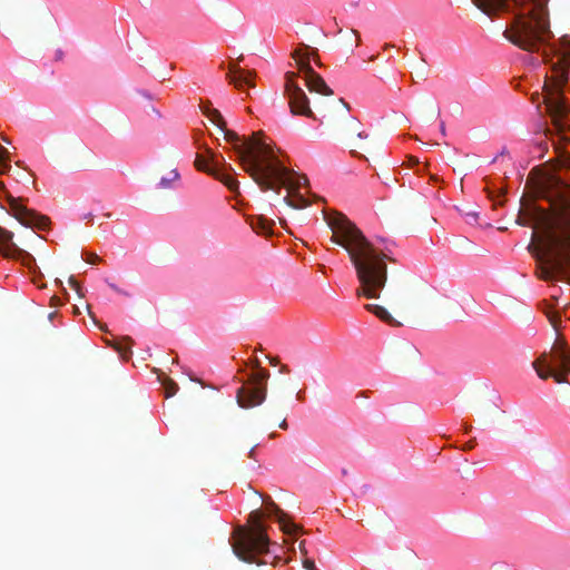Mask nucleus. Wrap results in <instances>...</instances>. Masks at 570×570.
I'll return each instance as SVG.
<instances>
[{
	"label": "nucleus",
	"mask_w": 570,
	"mask_h": 570,
	"mask_svg": "<svg viewBox=\"0 0 570 570\" xmlns=\"http://www.w3.org/2000/svg\"><path fill=\"white\" fill-rule=\"evenodd\" d=\"M485 14L505 8L511 2L514 7V18L505 28L503 36L518 48L538 52L542 46L544 62L551 63L552 80L557 87L544 96L547 110L559 131L570 130V105L560 92L567 81V60L570 59V36L559 39V45L550 43L553 33L547 10V0H472Z\"/></svg>",
	"instance_id": "nucleus-1"
},
{
	"label": "nucleus",
	"mask_w": 570,
	"mask_h": 570,
	"mask_svg": "<svg viewBox=\"0 0 570 570\" xmlns=\"http://www.w3.org/2000/svg\"><path fill=\"white\" fill-rule=\"evenodd\" d=\"M549 203V209L533 203L523 205L517 223L541 233H532V240L544 246V252L537 254L539 278L570 283V190L558 191Z\"/></svg>",
	"instance_id": "nucleus-2"
},
{
	"label": "nucleus",
	"mask_w": 570,
	"mask_h": 570,
	"mask_svg": "<svg viewBox=\"0 0 570 570\" xmlns=\"http://www.w3.org/2000/svg\"><path fill=\"white\" fill-rule=\"evenodd\" d=\"M332 230L331 242L343 247L355 268L360 283L355 289L357 297L379 298L387 282V264L395 263L387 247H379L370 242L363 232L345 215H325Z\"/></svg>",
	"instance_id": "nucleus-3"
},
{
	"label": "nucleus",
	"mask_w": 570,
	"mask_h": 570,
	"mask_svg": "<svg viewBox=\"0 0 570 570\" xmlns=\"http://www.w3.org/2000/svg\"><path fill=\"white\" fill-rule=\"evenodd\" d=\"M249 147L258 149L264 161L243 150L239 153L243 170L250 176L262 191L279 193L281 187H285L289 193H296L308 185V178L305 175H298L284 166L275 155L273 147H266L257 140H252Z\"/></svg>",
	"instance_id": "nucleus-4"
},
{
	"label": "nucleus",
	"mask_w": 570,
	"mask_h": 570,
	"mask_svg": "<svg viewBox=\"0 0 570 570\" xmlns=\"http://www.w3.org/2000/svg\"><path fill=\"white\" fill-rule=\"evenodd\" d=\"M263 515L264 513L259 509L252 511L247 520L250 528L239 527L235 530L233 550L239 559L246 562H253L255 554L268 551L269 539L262 523Z\"/></svg>",
	"instance_id": "nucleus-5"
},
{
	"label": "nucleus",
	"mask_w": 570,
	"mask_h": 570,
	"mask_svg": "<svg viewBox=\"0 0 570 570\" xmlns=\"http://www.w3.org/2000/svg\"><path fill=\"white\" fill-rule=\"evenodd\" d=\"M252 366L255 371L250 373L247 382L236 392V401L244 409L261 405L267 396L269 372L261 367L257 358L253 361Z\"/></svg>",
	"instance_id": "nucleus-6"
},
{
	"label": "nucleus",
	"mask_w": 570,
	"mask_h": 570,
	"mask_svg": "<svg viewBox=\"0 0 570 570\" xmlns=\"http://www.w3.org/2000/svg\"><path fill=\"white\" fill-rule=\"evenodd\" d=\"M321 115V122L335 124L337 119L345 120L344 132L347 135L355 134L358 138H367L368 135L360 130L361 124L357 119L350 116V106L342 98H332L316 105Z\"/></svg>",
	"instance_id": "nucleus-7"
},
{
	"label": "nucleus",
	"mask_w": 570,
	"mask_h": 570,
	"mask_svg": "<svg viewBox=\"0 0 570 570\" xmlns=\"http://www.w3.org/2000/svg\"><path fill=\"white\" fill-rule=\"evenodd\" d=\"M533 368L542 380L552 377L557 383H563L570 373V352L561 350L543 353L533 362Z\"/></svg>",
	"instance_id": "nucleus-8"
},
{
	"label": "nucleus",
	"mask_w": 570,
	"mask_h": 570,
	"mask_svg": "<svg viewBox=\"0 0 570 570\" xmlns=\"http://www.w3.org/2000/svg\"><path fill=\"white\" fill-rule=\"evenodd\" d=\"M297 73L288 71L285 75V92L288 98V106L293 115L305 116L316 119L309 107V99L305 91L296 82Z\"/></svg>",
	"instance_id": "nucleus-9"
},
{
	"label": "nucleus",
	"mask_w": 570,
	"mask_h": 570,
	"mask_svg": "<svg viewBox=\"0 0 570 570\" xmlns=\"http://www.w3.org/2000/svg\"><path fill=\"white\" fill-rule=\"evenodd\" d=\"M6 200L9 206V213L23 226L35 227L41 230L48 228L50 224L49 217L40 215L39 213L27 208L22 204L21 198H16L12 195H6Z\"/></svg>",
	"instance_id": "nucleus-10"
},
{
	"label": "nucleus",
	"mask_w": 570,
	"mask_h": 570,
	"mask_svg": "<svg viewBox=\"0 0 570 570\" xmlns=\"http://www.w3.org/2000/svg\"><path fill=\"white\" fill-rule=\"evenodd\" d=\"M294 58L298 69L304 75L305 85L311 92H317L323 96H333V90L326 85L324 79L316 73L309 66V56L303 55L301 50L294 52Z\"/></svg>",
	"instance_id": "nucleus-11"
},
{
	"label": "nucleus",
	"mask_w": 570,
	"mask_h": 570,
	"mask_svg": "<svg viewBox=\"0 0 570 570\" xmlns=\"http://www.w3.org/2000/svg\"><path fill=\"white\" fill-rule=\"evenodd\" d=\"M222 131L224 132L225 140L233 144V149L236 151L237 157H238V161H239L242 167H243V163L240 160V154L239 153H242L243 150L248 153L252 157H257L261 161H264V157L259 153V150L258 149H254V148L252 149L249 147V142L252 140H257V141L262 142L263 145H265L266 147H272L269 144H267V142H265L263 140V138H262L263 137V132L262 131L253 132L252 136H249L247 138H242L235 131L227 129V125L225 126V130H222Z\"/></svg>",
	"instance_id": "nucleus-12"
},
{
	"label": "nucleus",
	"mask_w": 570,
	"mask_h": 570,
	"mask_svg": "<svg viewBox=\"0 0 570 570\" xmlns=\"http://www.w3.org/2000/svg\"><path fill=\"white\" fill-rule=\"evenodd\" d=\"M194 164L198 170L213 176L223 183L230 191L236 194L239 193V184L235 178L229 174H219L215 168H210L209 155L197 154Z\"/></svg>",
	"instance_id": "nucleus-13"
},
{
	"label": "nucleus",
	"mask_w": 570,
	"mask_h": 570,
	"mask_svg": "<svg viewBox=\"0 0 570 570\" xmlns=\"http://www.w3.org/2000/svg\"><path fill=\"white\" fill-rule=\"evenodd\" d=\"M263 501L266 505V512L268 514H273L276 517L277 522L279 523L281 530L284 533L295 534L301 530L299 527L296 525L295 523H293L288 519L287 514L284 511H282L269 497H267L266 499H263Z\"/></svg>",
	"instance_id": "nucleus-14"
},
{
	"label": "nucleus",
	"mask_w": 570,
	"mask_h": 570,
	"mask_svg": "<svg viewBox=\"0 0 570 570\" xmlns=\"http://www.w3.org/2000/svg\"><path fill=\"white\" fill-rule=\"evenodd\" d=\"M228 68L227 79L237 89H240L244 85L254 86L252 78L255 76V71L244 70L237 63H230Z\"/></svg>",
	"instance_id": "nucleus-15"
},
{
	"label": "nucleus",
	"mask_w": 570,
	"mask_h": 570,
	"mask_svg": "<svg viewBox=\"0 0 570 570\" xmlns=\"http://www.w3.org/2000/svg\"><path fill=\"white\" fill-rule=\"evenodd\" d=\"M249 225L254 232L261 235H271L273 232L274 222L266 218L264 215L254 216L249 219Z\"/></svg>",
	"instance_id": "nucleus-16"
},
{
	"label": "nucleus",
	"mask_w": 570,
	"mask_h": 570,
	"mask_svg": "<svg viewBox=\"0 0 570 570\" xmlns=\"http://www.w3.org/2000/svg\"><path fill=\"white\" fill-rule=\"evenodd\" d=\"M364 308L374 314L377 318H380L382 322L391 325V326H399L400 323L389 313V311L377 304H365Z\"/></svg>",
	"instance_id": "nucleus-17"
},
{
	"label": "nucleus",
	"mask_w": 570,
	"mask_h": 570,
	"mask_svg": "<svg viewBox=\"0 0 570 570\" xmlns=\"http://www.w3.org/2000/svg\"><path fill=\"white\" fill-rule=\"evenodd\" d=\"M205 153L209 155L210 168H215L219 174H227V170L234 171V168L226 164L223 155L216 154L207 147L205 148Z\"/></svg>",
	"instance_id": "nucleus-18"
},
{
	"label": "nucleus",
	"mask_w": 570,
	"mask_h": 570,
	"mask_svg": "<svg viewBox=\"0 0 570 570\" xmlns=\"http://www.w3.org/2000/svg\"><path fill=\"white\" fill-rule=\"evenodd\" d=\"M291 194H292V198L286 196V197H284V202L292 208L301 209V208L307 207L309 205V202L303 195H301L298 191L291 193Z\"/></svg>",
	"instance_id": "nucleus-19"
},
{
	"label": "nucleus",
	"mask_w": 570,
	"mask_h": 570,
	"mask_svg": "<svg viewBox=\"0 0 570 570\" xmlns=\"http://www.w3.org/2000/svg\"><path fill=\"white\" fill-rule=\"evenodd\" d=\"M13 234L0 226V252L10 250L14 247L12 243Z\"/></svg>",
	"instance_id": "nucleus-20"
},
{
	"label": "nucleus",
	"mask_w": 570,
	"mask_h": 570,
	"mask_svg": "<svg viewBox=\"0 0 570 570\" xmlns=\"http://www.w3.org/2000/svg\"><path fill=\"white\" fill-rule=\"evenodd\" d=\"M214 125H216L220 130H225L226 121L223 118L222 114L217 109H208L206 116Z\"/></svg>",
	"instance_id": "nucleus-21"
},
{
	"label": "nucleus",
	"mask_w": 570,
	"mask_h": 570,
	"mask_svg": "<svg viewBox=\"0 0 570 570\" xmlns=\"http://www.w3.org/2000/svg\"><path fill=\"white\" fill-rule=\"evenodd\" d=\"M131 344H132V340L129 337H126L122 342H117L114 346L121 354V356L124 358H128Z\"/></svg>",
	"instance_id": "nucleus-22"
},
{
	"label": "nucleus",
	"mask_w": 570,
	"mask_h": 570,
	"mask_svg": "<svg viewBox=\"0 0 570 570\" xmlns=\"http://www.w3.org/2000/svg\"><path fill=\"white\" fill-rule=\"evenodd\" d=\"M164 387H165V396L166 397L174 396L179 389L178 384L176 382H174L171 379H167L164 382Z\"/></svg>",
	"instance_id": "nucleus-23"
},
{
	"label": "nucleus",
	"mask_w": 570,
	"mask_h": 570,
	"mask_svg": "<svg viewBox=\"0 0 570 570\" xmlns=\"http://www.w3.org/2000/svg\"><path fill=\"white\" fill-rule=\"evenodd\" d=\"M549 322L551 323V325L557 328L559 323L561 322V317L560 315L557 313V312H553L551 309H546L544 311Z\"/></svg>",
	"instance_id": "nucleus-24"
},
{
	"label": "nucleus",
	"mask_w": 570,
	"mask_h": 570,
	"mask_svg": "<svg viewBox=\"0 0 570 570\" xmlns=\"http://www.w3.org/2000/svg\"><path fill=\"white\" fill-rule=\"evenodd\" d=\"M179 175L176 170H173L170 173V177L169 178H161L159 185L161 188H169L170 187V183L178 179Z\"/></svg>",
	"instance_id": "nucleus-25"
},
{
	"label": "nucleus",
	"mask_w": 570,
	"mask_h": 570,
	"mask_svg": "<svg viewBox=\"0 0 570 570\" xmlns=\"http://www.w3.org/2000/svg\"><path fill=\"white\" fill-rule=\"evenodd\" d=\"M463 215L465 216L466 223H469V224L478 223V219H479V213L478 212H475V210H465L463 213Z\"/></svg>",
	"instance_id": "nucleus-26"
},
{
	"label": "nucleus",
	"mask_w": 570,
	"mask_h": 570,
	"mask_svg": "<svg viewBox=\"0 0 570 570\" xmlns=\"http://www.w3.org/2000/svg\"><path fill=\"white\" fill-rule=\"evenodd\" d=\"M3 161H10V153L4 147L0 146V164Z\"/></svg>",
	"instance_id": "nucleus-27"
},
{
	"label": "nucleus",
	"mask_w": 570,
	"mask_h": 570,
	"mask_svg": "<svg viewBox=\"0 0 570 570\" xmlns=\"http://www.w3.org/2000/svg\"><path fill=\"white\" fill-rule=\"evenodd\" d=\"M561 350H566L568 351V347H567V344L564 341L560 340L558 341L554 346L552 347L551 351H561Z\"/></svg>",
	"instance_id": "nucleus-28"
},
{
	"label": "nucleus",
	"mask_w": 570,
	"mask_h": 570,
	"mask_svg": "<svg viewBox=\"0 0 570 570\" xmlns=\"http://www.w3.org/2000/svg\"><path fill=\"white\" fill-rule=\"evenodd\" d=\"M303 566H304V568H305L306 570H316V568H315V563H314V561H313V560H311V559H305V560L303 561Z\"/></svg>",
	"instance_id": "nucleus-29"
},
{
	"label": "nucleus",
	"mask_w": 570,
	"mask_h": 570,
	"mask_svg": "<svg viewBox=\"0 0 570 570\" xmlns=\"http://www.w3.org/2000/svg\"><path fill=\"white\" fill-rule=\"evenodd\" d=\"M101 261V258L97 254H89L87 257V262L89 264H97Z\"/></svg>",
	"instance_id": "nucleus-30"
},
{
	"label": "nucleus",
	"mask_w": 570,
	"mask_h": 570,
	"mask_svg": "<svg viewBox=\"0 0 570 570\" xmlns=\"http://www.w3.org/2000/svg\"><path fill=\"white\" fill-rule=\"evenodd\" d=\"M11 169V166L9 161H3V164H0V174H7Z\"/></svg>",
	"instance_id": "nucleus-31"
},
{
	"label": "nucleus",
	"mask_w": 570,
	"mask_h": 570,
	"mask_svg": "<svg viewBox=\"0 0 570 570\" xmlns=\"http://www.w3.org/2000/svg\"><path fill=\"white\" fill-rule=\"evenodd\" d=\"M69 284L72 288H75L76 291H79V284L72 276L69 278Z\"/></svg>",
	"instance_id": "nucleus-32"
},
{
	"label": "nucleus",
	"mask_w": 570,
	"mask_h": 570,
	"mask_svg": "<svg viewBox=\"0 0 570 570\" xmlns=\"http://www.w3.org/2000/svg\"><path fill=\"white\" fill-rule=\"evenodd\" d=\"M209 105L210 104L208 102L207 105L202 106V111L205 116H207L208 109H212Z\"/></svg>",
	"instance_id": "nucleus-33"
},
{
	"label": "nucleus",
	"mask_w": 570,
	"mask_h": 570,
	"mask_svg": "<svg viewBox=\"0 0 570 570\" xmlns=\"http://www.w3.org/2000/svg\"><path fill=\"white\" fill-rule=\"evenodd\" d=\"M268 361H269V364L275 366L278 364V358L277 357H268Z\"/></svg>",
	"instance_id": "nucleus-34"
},
{
	"label": "nucleus",
	"mask_w": 570,
	"mask_h": 570,
	"mask_svg": "<svg viewBox=\"0 0 570 570\" xmlns=\"http://www.w3.org/2000/svg\"><path fill=\"white\" fill-rule=\"evenodd\" d=\"M409 161H410V164H411V165H413V166H414V165H416V164H419V159H417V158H415V157H413V156H411V157L409 158Z\"/></svg>",
	"instance_id": "nucleus-35"
},
{
	"label": "nucleus",
	"mask_w": 570,
	"mask_h": 570,
	"mask_svg": "<svg viewBox=\"0 0 570 570\" xmlns=\"http://www.w3.org/2000/svg\"><path fill=\"white\" fill-rule=\"evenodd\" d=\"M304 544H305V541H302V542L299 543V549H301V552H302L303 554H306V553H307V551H306V549H305Z\"/></svg>",
	"instance_id": "nucleus-36"
},
{
	"label": "nucleus",
	"mask_w": 570,
	"mask_h": 570,
	"mask_svg": "<svg viewBox=\"0 0 570 570\" xmlns=\"http://www.w3.org/2000/svg\"><path fill=\"white\" fill-rule=\"evenodd\" d=\"M279 371H281V373H289V368L287 365H282Z\"/></svg>",
	"instance_id": "nucleus-37"
},
{
	"label": "nucleus",
	"mask_w": 570,
	"mask_h": 570,
	"mask_svg": "<svg viewBox=\"0 0 570 570\" xmlns=\"http://www.w3.org/2000/svg\"><path fill=\"white\" fill-rule=\"evenodd\" d=\"M279 428L283 429V430H286L288 428L287 422H286L285 419L279 423Z\"/></svg>",
	"instance_id": "nucleus-38"
},
{
	"label": "nucleus",
	"mask_w": 570,
	"mask_h": 570,
	"mask_svg": "<svg viewBox=\"0 0 570 570\" xmlns=\"http://www.w3.org/2000/svg\"><path fill=\"white\" fill-rule=\"evenodd\" d=\"M440 130H441L442 135H445V126L443 122L440 126Z\"/></svg>",
	"instance_id": "nucleus-39"
},
{
	"label": "nucleus",
	"mask_w": 570,
	"mask_h": 570,
	"mask_svg": "<svg viewBox=\"0 0 570 570\" xmlns=\"http://www.w3.org/2000/svg\"><path fill=\"white\" fill-rule=\"evenodd\" d=\"M487 190H488V195H489V197H490L492 200H494L493 193H492L489 188H488Z\"/></svg>",
	"instance_id": "nucleus-40"
},
{
	"label": "nucleus",
	"mask_w": 570,
	"mask_h": 570,
	"mask_svg": "<svg viewBox=\"0 0 570 570\" xmlns=\"http://www.w3.org/2000/svg\"><path fill=\"white\" fill-rule=\"evenodd\" d=\"M410 351H411L414 355H416V354L419 353V352H417V350H416V348H414V347H411V348H410Z\"/></svg>",
	"instance_id": "nucleus-41"
},
{
	"label": "nucleus",
	"mask_w": 570,
	"mask_h": 570,
	"mask_svg": "<svg viewBox=\"0 0 570 570\" xmlns=\"http://www.w3.org/2000/svg\"><path fill=\"white\" fill-rule=\"evenodd\" d=\"M353 33L356 35V37H357V45H358L360 43V36H358L356 30H353Z\"/></svg>",
	"instance_id": "nucleus-42"
},
{
	"label": "nucleus",
	"mask_w": 570,
	"mask_h": 570,
	"mask_svg": "<svg viewBox=\"0 0 570 570\" xmlns=\"http://www.w3.org/2000/svg\"><path fill=\"white\" fill-rule=\"evenodd\" d=\"M110 287H111L114 291H116V292H120V291L117 288V286H116V285H114V284H110Z\"/></svg>",
	"instance_id": "nucleus-43"
},
{
	"label": "nucleus",
	"mask_w": 570,
	"mask_h": 570,
	"mask_svg": "<svg viewBox=\"0 0 570 570\" xmlns=\"http://www.w3.org/2000/svg\"><path fill=\"white\" fill-rule=\"evenodd\" d=\"M390 47H392V46H391V45H389V43H386V45L384 46V48H385V49H390Z\"/></svg>",
	"instance_id": "nucleus-44"
},
{
	"label": "nucleus",
	"mask_w": 570,
	"mask_h": 570,
	"mask_svg": "<svg viewBox=\"0 0 570 570\" xmlns=\"http://www.w3.org/2000/svg\"><path fill=\"white\" fill-rule=\"evenodd\" d=\"M253 453H254V448H253V449H250V451H249V455L252 456V455H253Z\"/></svg>",
	"instance_id": "nucleus-45"
},
{
	"label": "nucleus",
	"mask_w": 570,
	"mask_h": 570,
	"mask_svg": "<svg viewBox=\"0 0 570 570\" xmlns=\"http://www.w3.org/2000/svg\"><path fill=\"white\" fill-rule=\"evenodd\" d=\"M297 397H298V399H302V397H303V394L298 393V394H297Z\"/></svg>",
	"instance_id": "nucleus-46"
}]
</instances>
